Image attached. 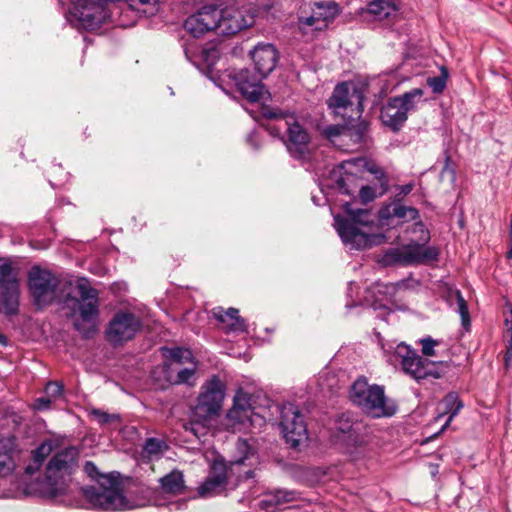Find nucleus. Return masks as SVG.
<instances>
[{
	"label": "nucleus",
	"mask_w": 512,
	"mask_h": 512,
	"mask_svg": "<svg viewBox=\"0 0 512 512\" xmlns=\"http://www.w3.org/2000/svg\"><path fill=\"white\" fill-rule=\"evenodd\" d=\"M263 117L267 119H286L287 115L279 110H275L269 107H265L262 110ZM293 120L292 116H289L286 120L287 133H288V150L295 156H302L310 142V136L308 132L297 122L291 123Z\"/></svg>",
	"instance_id": "nucleus-15"
},
{
	"label": "nucleus",
	"mask_w": 512,
	"mask_h": 512,
	"mask_svg": "<svg viewBox=\"0 0 512 512\" xmlns=\"http://www.w3.org/2000/svg\"><path fill=\"white\" fill-rule=\"evenodd\" d=\"M18 283L17 270L9 258H0V289Z\"/></svg>",
	"instance_id": "nucleus-33"
},
{
	"label": "nucleus",
	"mask_w": 512,
	"mask_h": 512,
	"mask_svg": "<svg viewBox=\"0 0 512 512\" xmlns=\"http://www.w3.org/2000/svg\"><path fill=\"white\" fill-rule=\"evenodd\" d=\"M250 406L245 395H237L233 407L228 411L227 417L231 421L244 423L250 417Z\"/></svg>",
	"instance_id": "nucleus-31"
},
{
	"label": "nucleus",
	"mask_w": 512,
	"mask_h": 512,
	"mask_svg": "<svg viewBox=\"0 0 512 512\" xmlns=\"http://www.w3.org/2000/svg\"><path fill=\"white\" fill-rule=\"evenodd\" d=\"M216 32L230 36L251 27L255 22V13L245 6L228 5L223 8L215 6Z\"/></svg>",
	"instance_id": "nucleus-11"
},
{
	"label": "nucleus",
	"mask_w": 512,
	"mask_h": 512,
	"mask_svg": "<svg viewBox=\"0 0 512 512\" xmlns=\"http://www.w3.org/2000/svg\"><path fill=\"white\" fill-rule=\"evenodd\" d=\"M423 95V89L414 88L401 96L390 98L381 108L382 123L394 132L400 130L408 118V113L415 110L416 103Z\"/></svg>",
	"instance_id": "nucleus-8"
},
{
	"label": "nucleus",
	"mask_w": 512,
	"mask_h": 512,
	"mask_svg": "<svg viewBox=\"0 0 512 512\" xmlns=\"http://www.w3.org/2000/svg\"><path fill=\"white\" fill-rule=\"evenodd\" d=\"M414 189V183H408L405 185L397 186V190L399 191L395 196V201H402L406 195H408Z\"/></svg>",
	"instance_id": "nucleus-48"
},
{
	"label": "nucleus",
	"mask_w": 512,
	"mask_h": 512,
	"mask_svg": "<svg viewBox=\"0 0 512 512\" xmlns=\"http://www.w3.org/2000/svg\"><path fill=\"white\" fill-rule=\"evenodd\" d=\"M364 427L360 423H354L348 414H342L336 420V430L346 435L345 441L355 448L366 446L368 440L360 435Z\"/></svg>",
	"instance_id": "nucleus-22"
},
{
	"label": "nucleus",
	"mask_w": 512,
	"mask_h": 512,
	"mask_svg": "<svg viewBox=\"0 0 512 512\" xmlns=\"http://www.w3.org/2000/svg\"><path fill=\"white\" fill-rule=\"evenodd\" d=\"M165 443L156 438H148L143 445V452L148 456H158L162 453Z\"/></svg>",
	"instance_id": "nucleus-39"
},
{
	"label": "nucleus",
	"mask_w": 512,
	"mask_h": 512,
	"mask_svg": "<svg viewBox=\"0 0 512 512\" xmlns=\"http://www.w3.org/2000/svg\"><path fill=\"white\" fill-rule=\"evenodd\" d=\"M457 311L460 314L462 326L468 329L470 326V315L467 303L460 291L456 292Z\"/></svg>",
	"instance_id": "nucleus-38"
},
{
	"label": "nucleus",
	"mask_w": 512,
	"mask_h": 512,
	"mask_svg": "<svg viewBox=\"0 0 512 512\" xmlns=\"http://www.w3.org/2000/svg\"><path fill=\"white\" fill-rule=\"evenodd\" d=\"M364 94L360 87L343 82L337 84L328 99V107L335 114L351 120L360 119L363 112Z\"/></svg>",
	"instance_id": "nucleus-9"
},
{
	"label": "nucleus",
	"mask_w": 512,
	"mask_h": 512,
	"mask_svg": "<svg viewBox=\"0 0 512 512\" xmlns=\"http://www.w3.org/2000/svg\"><path fill=\"white\" fill-rule=\"evenodd\" d=\"M297 499L298 493L294 490L274 489L264 493L263 499L259 504L261 508L268 510L291 503Z\"/></svg>",
	"instance_id": "nucleus-25"
},
{
	"label": "nucleus",
	"mask_w": 512,
	"mask_h": 512,
	"mask_svg": "<svg viewBox=\"0 0 512 512\" xmlns=\"http://www.w3.org/2000/svg\"><path fill=\"white\" fill-rule=\"evenodd\" d=\"M79 466V450L74 446L56 452L45 470V480L51 495L63 494Z\"/></svg>",
	"instance_id": "nucleus-5"
},
{
	"label": "nucleus",
	"mask_w": 512,
	"mask_h": 512,
	"mask_svg": "<svg viewBox=\"0 0 512 512\" xmlns=\"http://www.w3.org/2000/svg\"><path fill=\"white\" fill-rule=\"evenodd\" d=\"M83 470L91 479L99 483L98 486L82 488V495L92 509L107 512L133 510L146 506L154 494L152 488L140 485L138 492L141 497H127L121 489L120 473L102 474L92 461H87Z\"/></svg>",
	"instance_id": "nucleus-1"
},
{
	"label": "nucleus",
	"mask_w": 512,
	"mask_h": 512,
	"mask_svg": "<svg viewBox=\"0 0 512 512\" xmlns=\"http://www.w3.org/2000/svg\"><path fill=\"white\" fill-rule=\"evenodd\" d=\"M52 445L49 442H44L40 444L33 452H32V463L25 467V473L28 475H33L36 471L39 470L41 465L43 464L46 457L51 453Z\"/></svg>",
	"instance_id": "nucleus-32"
},
{
	"label": "nucleus",
	"mask_w": 512,
	"mask_h": 512,
	"mask_svg": "<svg viewBox=\"0 0 512 512\" xmlns=\"http://www.w3.org/2000/svg\"><path fill=\"white\" fill-rule=\"evenodd\" d=\"M337 186L339 188V191L343 194H346V195H351L352 194V191H350L347 187H346V179L344 177H341L337 180Z\"/></svg>",
	"instance_id": "nucleus-52"
},
{
	"label": "nucleus",
	"mask_w": 512,
	"mask_h": 512,
	"mask_svg": "<svg viewBox=\"0 0 512 512\" xmlns=\"http://www.w3.org/2000/svg\"><path fill=\"white\" fill-rule=\"evenodd\" d=\"M76 296L66 298V304L73 312L79 314L74 322L75 329L84 338L92 337L97 331L99 318V293L86 279H80L76 284Z\"/></svg>",
	"instance_id": "nucleus-3"
},
{
	"label": "nucleus",
	"mask_w": 512,
	"mask_h": 512,
	"mask_svg": "<svg viewBox=\"0 0 512 512\" xmlns=\"http://www.w3.org/2000/svg\"><path fill=\"white\" fill-rule=\"evenodd\" d=\"M261 79L260 76H252L247 69L240 70L235 76L239 92L250 102H257L263 97L264 86Z\"/></svg>",
	"instance_id": "nucleus-21"
},
{
	"label": "nucleus",
	"mask_w": 512,
	"mask_h": 512,
	"mask_svg": "<svg viewBox=\"0 0 512 512\" xmlns=\"http://www.w3.org/2000/svg\"><path fill=\"white\" fill-rule=\"evenodd\" d=\"M346 124L347 136L351 137L355 143H360L364 140L369 124L365 120H360L356 124H351V119Z\"/></svg>",
	"instance_id": "nucleus-35"
},
{
	"label": "nucleus",
	"mask_w": 512,
	"mask_h": 512,
	"mask_svg": "<svg viewBox=\"0 0 512 512\" xmlns=\"http://www.w3.org/2000/svg\"><path fill=\"white\" fill-rule=\"evenodd\" d=\"M225 389L224 382L217 375H213L205 381L193 409L196 419L190 422V427H186L187 430L197 435L198 426L219 414L225 397Z\"/></svg>",
	"instance_id": "nucleus-6"
},
{
	"label": "nucleus",
	"mask_w": 512,
	"mask_h": 512,
	"mask_svg": "<svg viewBox=\"0 0 512 512\" xmlns=\"http://www.w3.org/2000/svg\"><path fill=\"white\" fill-rule=\"evenodd\" d=\"M504 359H505L506 366H508L509 362L512 361V340L510 341V344L507 347Z\"/></svg>",
	"instance_id": "nucleus-53"
},
{
	"label": "nucleus",
	"mask_w": 512,
	"mask_h": 512,
	"mask_svg": "<svg viewBox=\"0 0 512 512\" xmlns=\"http://www.w3.org/2000/svg\"><path fill=\"white\" fill-rule=\"evenodd\" d=\"M93 415L96 416L98 422L101 424L109 423L110 419H111V416L108 413L100 411V410H94Z\"/></svg>",
	"instance_id": "nucleus-51"
},
{
	"label": "nucleus",
	"mask_w": 512,
	"mask_h": 512,
	"mask_svg": "<svg viewBox=\"0 0 512 512\" xmlns=\"http://www.w3.org/2000/svg\"><path fill=\"white\" fill-rule=\"evenodd\" d=\"M4 339V336L0 335V342Z\"/></svg>",
	"instance_id": "nucleus-55"
},
{
	"label": "nucleus",
	"mask_w": 512,
	"mask_h": 512,
	"mask_svg": "<svg viewBox=\"0 0 512 512\" xmlns=\"http://www.w3.org/2000/svg\"><path fill=\"white\" fill-rule=\"evenodd\" d=\"M141 326V321L135 314L119 311L109 322L106 338L113 346L121 345L133 339Z\"/></svg>",
	"instance_id": "nucleus-14"
},
{
	"label": "nucleus",
	"mask_w": 512,
	"mask_h": 512,
	"mask_svg": "<svg viewBox=\"0 0 512 512\" xmlns=\"http://www.w3.org/2000/svg\"><path fill=\"white\" fill-rule=\"evenodd\" d=\"M463 407L459 396L454 393H448L438 405L439 417L449 414V418L443 426V429L449 425L452 419L459 413Z\"/></svg>",
	"instance_id": "nucleus-28"
},
{
	"label": "nucleus",
	"mask_w": 512,
	"mask_h": 512,
	"mask_svg": "<svg viewBox=\"0 0 512 512\" xmlns=\"http://www.w3.org/2000/svg\"><path fill=\"white\" fill-rule=\"evenodd\" d=\"M360 198L364 203H368L375 198V192L370 186H363L359 191Z\"/></svg>",
	"instance_id": "nucleus-49"
},
{
	"label": "nucleus",
	"mask_w": 512,
	"mask_h": 512,
	"mask_svg": "<svg viewBox=\"0 0 512 512\" xmlns=\"http://www.w3.org/2000/svg\"><path fill=\"white\" fill-rule=\"evenodd\" d=\"M160 489L163 493L172 496L184 494L186 492L183 472L174 469L170 473L159 479Z\"/></svg>",
	"instance_id": "nucleus-26"
},
{
	"label": "nucleus",
	"mask_w": 512,
	"mask_h": 512,
	"mask_svg": "<svg viewBox=\"0 0 512 512\" xmlns=\"http://www.w3.org/2000/svg\"><path fill=\"white\" fill-rule=\"evenodd\" d=\"M279 425L286 442L293 448L308 439L305 416L293 403H285L281 406Z\"/></svg>",
	"instance_id": "nucleus-12"
},
{
	"label": "nucleus",
	"mask_w": 512,
	"mask_h": 512,
	"mask_svg": "<svg viewBox=\"0 0 512 512\" xmlns=\"http://www.w3.org/2000/svg\"><path fill=\"white\" fill-rule=\"evenodd\" d=\"M350 398L365 414L374 418L390 417L397 410L395 402L385 395L384 387L370 385L365 378L353 383Z\"/></svg>",
	"instance_id": "nucleus-4"
},
{
	"label": "nucleus",
	"mask_w": 512,
	"mask_h": 512,
	"mask_svg": "<svg viewBox=\"0 0 512 512\" xmlns=\"http://www.w3.org/2000/svg\"><path fill=\"white\" fill-rule=\"evenodd\" d=\"M109 1L110 0H74L73 15L85 29H95L105 20V5Z\"/></svg>",
	"instance_id": "nucleus-16"
},
{
	"label": "nucleus",
	"mask_w": 512,
	"mask_h": 512,
	"mask_svg": "<svg viewBox=\"0 0 512 512\" xmlns=\"http://www.w3.org/2000/svg\"><path fill=\"white\" fill-rule=\"evenodd\" d=\"M369 20L390 26L400 20V7L396 0H373L361 13Z\"/></svg>",
	"instance_id": "nucleus-17"
},
{
	"label": "nucleus",
	"mask_w": 512,
	"mask_h": 512,
	"mask_svg": "<svg viewBox=\"0 0 512 512\" xmlns=\"http://www.w3.org/2000/svg\"><path fill=\"white\" fill-rule=\"evenodd\" d=\"M422 344V353L425 356H434L435 350L434 347L438 345V341L434 340L431 337L423 338L420 340Z\"/></svg>",
	"instance_id": "nucleus-44"
},
{
	"label": "nucleus",
	"mask_w": 512,
	"mask_h": 512,
	"mask_svg": "<svg viewBox=\"0 0 512 512\" xmlns=\"http://www.w3.org/2000/svg\"><path fill=\"white\" fill-rule=\"evenodd\" d=\"M250 55L261 78L268 76L275 69L279 59L278 51L272 44H258Z\"/></svg>",
	"instance_id": "nucleus-20"
},
{
	"label": "nucleus",
	"mask_w": 512,
	"mask_h": 512,
	"mask_svg": "<svg viewBox=\"0 0 512 512\" xmlns=\"http://www.w3.org/2000/svg\"><path fill=\"white\" fill-rule=\"evenodd\" d=\"M16 467L11 443L0 440V479L11 475Z\"/></svg>",
	"instance_id": "nucleus-29"
},
{
	"label": "nucleus",
	"mask_w": 512,
	"mask_h": 512,
	"mask_svg": "<svg viewBox=\"0 0 512 512\" xmlns=\"http://www.w3.org/2000/svg\"><path fill=\"white\" fill-rule=\"evenodd\" d=\"M194 373H195L194 366L192 368H184V369L179 370L177 373L176 383L177 384L189 383V381L193 377Z\"/></svg>",
	"instance_id": "nucleus-46"
},
{
	"label": "nucleus",
	"mask_w": 512,
	"mask_h": 512,
	"mask_svg": "<svg viewBox=\"0 0 512 512\" xmlns=\"http://www.w3.org/2000/svg\"><path fill=\"white\" fill-rule=\"evenodd\" d=\"M447 79L448 71L445 67H442L439 76L427 78V85L432 89L433 93L440 94L446 88Z\"/></svg>",
	"instance_id": "nucleus-37"
},
{
	"label": "nucleus",
	"mask_w": 512,
	"mask_h": 512,
	"mask_svg": "<svg viewBox=\"0 0 512 512\" xmlns=\"http://www.w3.org/2000/svg\"><path fill=\"white\" fill-rule=\"evenodd\" d=\"M49 176L52 178L50 183L53 185H59L67 181L68 172L64 171L61 165L54 164L48 171Z\"/></svg>",
	"instance_id": "nucleus-40"
},
{
	"label": "nucleus",
	"mask_w": 512,
	"mask_h": 512,
	"mask_svg": "<svg viewBox=\"0 0 512 512\" xmlns=\"http://www.w3.org/2000/svg\"><path fill=\"white\" fill-rule=\"evenodd\" d=\"M348 215L349 218L335 217V226L342 242L351 250L370 249L385 242L384 234L372 232L376 224L369 210H348Z\"/></svg>",
	"instance_id": "nucleus-2"
},
{
	"label": "nucleus",
	"mask_w": 512,
	"mask_h": 512,
	"mask_svg": "<svg viewBox=\"0 0 512 512\" xmlns=\"http://www.w3.org/2000/svg\"><path fill=\"white\" fill-rule=\"evenodd\" d=\"M53 401L54 400L52 398H50L48 395H46L45 397H40V398L36 399L34 407L37 410L48 409V408H50Z\"/></svg>",
	"instance_id": "nucleus-50"
},
{
	"label": "nucleus",
	"mask_w": 512,
	"mask_h": 512,
	"mask_svg": "<svg viewBox=\"0 0 512 512\" xmlns=\"http://www.w3.org/2000/svg\"><path fill=\"white\" fill-rule=\"evenodd\" d=\"M438 256L439 252L435 247L411 243L402 248H390L384 253L381 262L385 266H410L436 261Z\"/></svg>",
	"instance_id": "nucleus-10"
},
{
	"label": "nucleus",
	"mask_w": 512,
	"mask_h": 512,
	"mask_svg": "<svg viewBox=\"0 0 512 512\" xmlns=\"http://www.w3.org/2000/svg\"><path fill=\"white\" fill-rule=\"evenodd\" d=\"M369 171L372 174H374L376 179L381 181V186H383L384 191H386L387 190V179H386L385 172L383 171V169L374 165L373 167H371L369 169Z\"/></svg>",
	"instance_id": "nucleus-47"
},
{
	"label": "nucleus",
	"mask_w": 512,
	"mask_h": 512,
	"mask_svg": "<svg viewBox=\"0 0 512 512\" xmlns=\"http://www.w3.org/2000/svg\"><path fill=\"white\" fill-rule=\"evenodd\" d=\"M62 391L63 385L56 381L48 382L45 387V394L53 400L59 398L62 395Z\"/></svg>",
	"instance_id": "nucleus-43"
},
{
	"label": "nucleus",
	"mask_w": 512,
	"mask_h": 512,
	"mask_svg": "<svg viewBox=\"0 0 512 512\" xmlns=\"http://www.w3.org/2000/svg\"><path fill=\"white\" fill-rule=\"evenodd\" d=\"M160 0H127L131 9L142 12L146 16L154 15L159 8Z\"/></svg>",
	"instance_id": "nucleus-36"
},
{
	"label": "nucleus",
	"mask_w": 512,
	"mask_h": 512,
	"mask_svg": "<svg viewBox=\"0 0 512 512\" xmlns=\"http://www.w3.org/2000/svg\"><path fill=\"white\" fill-rule=\"evenodd\" d=\"M298 27L302 34L306 35L310 32L323 31L326 29V24L319 20L313 12L309 16H300L298 18Z\"/></svg>",
	"instance_id": "nucleus-34"
},
{
	"label": "nucleus",
	"mask_w": 512,
	"mask_h": 512,
	"mask_svg": "<svg viewBox=\"0 0 512 512\" xmlns=\"http://www.w3.org/2000/svg\"><path fill=\"white\" fill-rule=\"evenodd\" d=\"M211 312L213 317L222 324V329L226 332L246 331L245 320L239 315L238 309L232 307L228 309L215 307Z\"/></svg>",
	"instance_id": "nucleus-23"
},
{
	"label": "nucleus",
	"mask_w": 512,
	"mask_h": 512,
	"mask_svg": "<svg viewBox=\"0 0 512 512\" xmlns=\"http://www.w3.org/2000/svg\"><path fill=\"white\" fill-rule=\"evenodd\" d=\"M227 470V465L222 458L215 459L207 478L197 489L199 496H212L222 489L227 482Z\"/></svg>",
	"instance_id": "nucleus-19"
},
{
	"label": "nucleus",
	"mask_w": 512,
	"mask_h": 512,
	"mask_svg": "<svg viewBox=\"0 0 512 512\" xmlns=\"http://www.w3.org/2000/svg\"><path fill=\"white\" fill-rule=\"evenodd\" d=\"M401 202L402 201L393 200L390 204L381 208L379 211V218L383 221L392 218L412 221L419 218V211L416 208L405 206Z\"/></svg>",
	"instance_id": "nucleus-24"
},
{
	"label": "nucleus",
	"mask_w": 512,
	"mask_h": 512,
	"mask_svg": "<svg viewBox=\"0 0 512 512\" xmlns=\"http://www.w3.org/2000/svg\"><path fill=\"white\" fill-rule=\"evenodd\" d=\"M237 448H238V450L241 453H243V456H241L240 458L232 461L231 462L232 465H234V464H237V465L243 464L244 460L247 459L248 453H249V450H250L247 441L246 440H241V439H239L238 442H237Z\"/></svg>",
	"instance_id": "nucleus-45"
},
{
	"label": "nucleus",
	"mask_w": 512,
	"mask_h": 512,
	"mask_svg": "<svg viewBox=\"0 0 512 512\" xmlns=\"http://www.w3.org/2000/svg\"><path fill=\"white\" fill-rule=\"evenodd\" d=\"M394 356L399 360L402 371L416 381L429 377L438 379L444 374L445 368H448L447 362L424 359L405 343L396 346Z\"/></svg>",
	"instance_id": "nucleus-7"
},
{
	"label": "nucleus",
	"mask_w": 512,
	"mask_h": 512,
	"mask_svg": "<svg viewBox=\"0 0 512 512\" xmlns=\"http://www.w3.org/2000/svg\"><path fill=\"white\" fill-rule=\"evenodd\" d=\"M18 283L0 289V311L6 315H14L18 311Z\"/></svg>",
	"instance_id": "nucleus-27"
},
{
	"label": "nucleus",
	"mask_w": 512,
	"mask_h": 512,
	"mask_svg": "<svg viewBox=\"0 0 512 512\" xmlns=\"http://www.w3.org/2000/svg\"><path fill=\"white\" fill-rule=\"evenodd\" d=\"M215 6H204L197 13L190 15L184 22L185 30L195 38L210 31H216Z\"/></svg>",
	"instance_id": "nucleus-18"
},
{
	"label": "nucleus",
	"mask_w": 512,
	"mask_h": 512,
	"mask_svg": "<svg viewBox=\"0 0 512 512\" xmlns=\"http://www.w3.org/2000/svg\"><path fill=\"white\" fill-rule=\"evenodd\" d=\"M58 285V279L46 269L35 266L28 273L29 291L38 307L53 301Z\"/></svg>",
	"instance_id": "nucleus-13"
},
{
	"label": "nucleus",
	"mask_w": 512,
	"mask_h": 512,
	"mask_svg": "<svg viewBox=\"0 0 512 512\" xmlns=\"http://www.w3.org/2000/svg\"><path fill=\"white\" fill-rule=\"evenodd\" d=\"M313 14L328 25L339 15L340 9L336 2H315L312 7Z\"/></svg>",
	"instance_id": "nucleus-30"
},
{
	"label": "nucleus",
	"mask_w": 512,
	"mask_h": 512,
	"mask_svg": "<svg viewBox=\"0 0 512 512\" xmlns=\"http://www.w3.org/2000/svg\"><path fill=\"white\" fill-rule=\"evenodd\" d=\"M323 134L328 139H333L341 135H347L346 125H329L324 128Z\"/></svg>",
	"instance_id": "nucleus-42"
},
{
	"label": "nucleus",
	"mask_w": 512,
	"mask_h": 512,
	"mask_svg": "<svg viewBox=\"0 0 512 512\" xmlns=\"http://www.w3.org/2000/svg\"><path fill=\"white\" fill-rule=\"evenodd\" d=\"M507 259H512V239H509V250L506 253Z\"/></svg>",
	"instance_id": "nucleus-54"
},
{
	"label": "nucleus",
	"mask_w": 512,
	"mask_h": 512,
	"mask_svg": "<svg viewBox=\"0 0 512 512\" xmlns=\"http://www.w3.org/2000/svg\"><path fill=\"white\" fill-rule=\"evenodd\" d=\"M170 357L178 363L189 362L192 360V353L189 349L176 347L169 350Z\"/></svg>",
	"instance_id": "nucleus-41"
}]
</instances>
